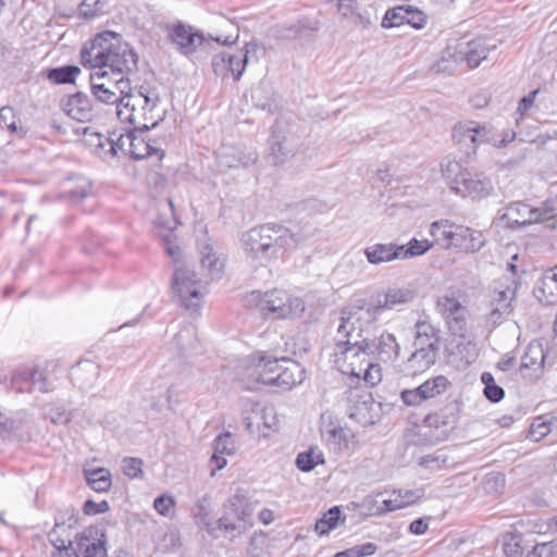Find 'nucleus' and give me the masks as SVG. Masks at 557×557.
I'll return each mask as SVG.
<instances>
[{
	"label": "nucleus",
	"instance_id": "1",
	"mask_svg": "<svg viewBox=\"0 0 557 557\" xmlns=\"http://www.w3.org/2000/svg\"><path fill=\"white\" fill-rule=\"evenodd\" d=\"M81 61L92 69L94 74L107 72L109 77L128 79V74L137 70L138 57L117 34L108 30L98 34L89 47L82 49Z\"/></svg>",
	"mask_w": 557,
	"mask_h": 557
},
{
	"label": "nucleus",
	"instance_id": "2",
	"mask_svg": "<svg viewBox=\"0 0 557 557\" xmlns=\"http://www.w3.org/2000/svg\"><path fill=\"white\" fill-rule=\"evenodd\" d=\"M306 237L282 224L267 223L245 232L242 235V246L251 260L267 264L270 261L282 259L287 251L295 249Z\"/></svg>",
	"mask_w": 557,
	"mask_h": 557
},
{
	"label": "nucleus",
	"instance_id": "3",
	"mask_svg": "<svg viewBox=\"0 0 557 557\" xmlns=\"http://www.w3.org/2000/svg\"><path fill=\"white\" fill-rule=\"evenodd\" d=\"M122 123H128L135 131L146 132L156 127L165 117L160 107V96L154 88L132 87L131 92L121 99L116 112Z\"/></svg>",
	"mask_w": 557,
	"mask_h": 557
},
{
	"label": "nucleus",
	"instance_id": "4",
	"mask_svg": "<svg viewBox=\"0 0 557 557\" xmlns=\"http://www.w3.org/2000/svg\"><path fill=\"white\" fill-rule=\"evenodd\" d=\"M164 250L173 261L172 293L178 297L183 307L197 310L201 306L202 289L206 281L198 277L196 272L189 268L187 258L181 247L172 242V235L164 237Z\"/></svg>",
	"mask_w": 557,
	"mask_h": 557
},
{
	"label": "nucleus",
	"instance_id": "5",
	"mask_svg": "<svg viewBox=\"0 0 557 557\" xmlns=\"http://www.w3.org/2000/svg\"><path fill=\"white\" fill-rule=\"evenodd\" d=\"M442 173L451 190L461 197L480 200L493 194L492 181L482 173H472L456 160L442 164Z\"/></svg>",
	"mask_w": 557,
	"mask_h": 557
},
{
	"label": "nucleus",
	"instance_id": "6",
	"mask_svg": "<svg viewBox=\"0 0 557 557\" xmlns=\"http://www.w3.org/2000/svg\"><path fill=\"white\" fill-rule=\"evenodd\" d=\"M249 307L260 311L265 318H299L305 311V302L299 297H292L284 290H253L246 297Z\"/></svg>",
	"mask_w": 557,
	"mask_h": 557
},
{
	"label": "nucleus",
	"instance_id": "7",
	"mask_svg": "<svg viewBox=\"0 0 557 557\" xmlns=\"http://www.w3.org/2000/svg\"><path fill=\"white\" fill-rule=\"evenodd\" d=\"M379 318L380 307H374V304L346 306L341 310L337 334L351 342L369 338L364 333Z\"/></svg>",
	"mask_w": 557,
	"mask_h": 557
},
{
	"label": "nucleus",
	"instance_id": "8",
	"mask_svg": "<svg viewBox=\"0 0 557 557\" xmlns=\"http://www.w3.org/2000/svg\"><path fill=\"white\" fill-rule=\"evenodd\" d=\"M334 363L344 373L360 377V371L371 360L368 348L363 347V338L351 341L339 339L333 352Z\"/></svg>",
	"mask_w": 557,
	"mask_h": 557
},
{
	"label": "nucleus",
	"instance_id": "9",
	"mask_svg": "<svg viewBox=\"0 0 557 557\" xmlns=\"http://www.w3.org/2000/svg\"><path fill=\"white\" fill-rule=\"evenodd\" d=\"M515 282L497 281L491 293L490 311L486 314V325L494 329L505 322L513 311V300L516 298Z\"/></svg>",
	"mask_w": 557,
	"mask_h": 557
},
{
	"label": "nucleus",
	"instance_id": "10",
	"mask_svg": "<svg viewBox=\"0 0 557 557\" xmlns=\"http://www.w3.org/2000/svg\"><path fill=\"white\" fill-rule=\"evenodd\" d=\"M92 94L101 102L115 104V113L121 107V99L131 92L132 86L129 79L120 77H109L107 72L100 74H90Z\"/></svg>",
	"mask_w": 557,
	"mask_h": 557
},
{
	"label": "nucleus",
	"instance_id": "11",
	"mask_svg": "<svg viewBox=\"0 0 557 557\" xmlns=\"http://www.w3.org/2000/svg\"><path fill=\"white\" fill-rule=\"evenodd\" d=\"M436 310L446 321L451 335L462 339L470 338L469 311L457 298L451 296L440 297L436 301Z\"/></svg>",
	"mask_w": 557,
	"mask_h": 557
},
{
	"label": "nucleus",
	"instance_id": "12",
	"mask_svg": "<svg viewBox=\"0 0 557 557\" xmlns=\"http://www.w3.org/2000/svg\"><path fill=\"white\" fill-rule=\"evenodd\" d=\"M257 49V44L250 42L246 44L245 52L231 53L223 51L214 54L211 61L214 74L223 79L232 75L235 81H238L250 60V54L255 53Z\"/></svg>",
	"mask_w": 557,
	"mask_h": 557
},
{
	"label": "nucleus",
	"instance_id": "13",
	"mask_svg": "<svg viewBox=\"0 0 557 557\" xmlns=\"http://www.w3.org/2000/svg\"><path fill=\"white\" fill-rule=\"evenodd\" d=\"M299 149L297 136L281 122L273 125L269 138V159L273 164H282L295 156Z\"/></svg>",
	"mask_w": 557,
	"mask_h": 557
},
{
	"label": "nucleus",
	"instance_id": "14",
	"mask_svg": "<svg viewBox=\"0 0 557 557\" xmlns=\"http://www.w3.org/2000/svg\"><path fill=\"white\" fill-rule=\"evenodd\" d=\"M347 414L362 426L375 423L377 412L371 393L354 388L347 393Z\"/></svg>",
	"mask_w": 557,
	"mask_h": 557
},
{
	"label": "nucleus",
	"instance_id": "15",
	"mask_svg": "<svg viewBox=\"0 0 557 557\" xmlns=\"http://www.w3.org/2000/svg\"><path fill=\"white\" fill-rule=\"evenodd\" d=\"M451 387V383L444 375H436L426 380L414 388H406L400 393V399L406 406L416 407L422 403L443 395Z\"/></svg>",
	"mask_w": 557,
	"mask_h": 557
},
{
	"label": "nucleus",
	"instance_id": "16",
	"mask_svg": "<svg viewBox=\"0 0 557 557\" xmlns=\"http://www.w3.org/2000/svg\"><path fill=\"white\" fill-rule=\"evenodd\" d=\"M72 133L76 136L75 144L77 147L88 150L101 160L114 158V148H108L109 138L97 132L92 126H75L72 124Z\"/></svg>",
	"mask_w": 557,
	"mask_h": 557
},
{
	"label": "nucleus",
	"instance_id": "17",
	"mask_svg": "<svg viewBox=\"0 0 557 557\" xmlns=\"http://www.w3.org/2000/svg\"><path fill=\"white\" fill-rule=\"evenodd\" d=\"M508 215L521 225L548 221L557 215V197L545 201L540 208H533L524 202L512 203L508 208Z\"/></svg>",
	"mask_w": 557,
	"mask_h": 557
},
{
	"label": "nucleus",
	"instance_id": "18",
	"mask_svg": "<svg viewBox=\"0 0 557 557\" xmlns=\"http://www.w3.org/2000/svg\"><path fill=\"white\" fill-rule=\"evenodd\" d=\"M201 276L208 283L209 281L219 280L224 272V258L215 249L210 240H206L199 245Z\"/></svg>",
	"mask_w": 557,
	"mask_h": 557
},
{
	"label": "nucleus",
	"instance_id": "19",
	"mask_svg": "<svg viewBox=\"0 0 557 557\" xmlns=\"http://www.w3.org/2000/svg\"><path fill=\"white\" fill-rule=\"evenodd\" d=\"M363 347L368 348L371 356L375 355L383 362L394 361L400 350L396 337L387 332H382L373 339L363 338Z\"/></svg>",
	"mask_w": 557,
	"mask_h": 557
},
{
	"label": "nucleus",
	"instance_id": "20",
	"mask_svg": "<svg viewBox=\"0 0 557 557\" xmlns=\"http://www.w3.org/2000/svg\"><path fill=\"white\" fill-rule=\"evenodd\" d=\"M284 363L282 358L258 355L252 357V371L249 374L256 382L274 386L275 375L282 370Z\"/></svg>",
	"mask_w": 557,
	"mask_h": 557
},
{
	"label": "nucleus",
	"instance_id": "21",
	"mask_svg": "<svg viewBox=\"0 0 557 557\" xmlns=\"http://www.w3.org/2000/svg\"><path fill=\"white\" fill-rule=\"evenodd\" d=\"M96 207V199L91 181L83 175L72 176V208L84 213L91 212Z\"/></svg>",
	"mask_w": 557,
	"mask_h": 557
},
{
	"label": "nucleus",
	"instance_id": "22",
	"mask_svg": "<svg viewBox=\"0 0 557 557\" xmlns=\"http://www.w3.org/2000/svg\"><path fill=\"white\" fill-rule=\"evenodd\" d=\"M222 168L233 169L252 165L258 160V152L252 148L223 147L218 154Z\"/></svg>",
	"mask_w": 557,
	"mask_h": 557
},
{
	"label": "nucleus",
	"instance_id": "23",
	"mask_svg": "<svg viewBox=\"0 0 557 557\" xmlns=\"http://www.w3.org/2000/svg\"><path fill=\"white\" fill-rule=\"evenodd\" d=\"M414 329L413 347L438 355L441 347L440 331L428 321H418Z\"/></svg>",
	"mask_w": 557,
	"mask_h": 557
},
{
	"label": "nucleus",
	"instance_id": "24",
	"mask_svg": "<svg viewBox=\"0 0 557 557\" xmlns=\"http://www.w3.org/2000/svg\"><path fill=\"white\" fill-rule=\"evenodd\" d=\"M213 454L210 462L214 465L211 469V475H214L218 470H222L226 466L224 456H233L238 446L231 432H224L215 437L213 441Z\"/></svg>",
	"mask_w": 557,
	"mask_h": 557
},
{
	"label": "nucleus",
	"instance_id": "25",
	"mask_svg": "<svg viewBox=\"0 0 557 557\" xmlns=\"http://www.w3.org/2000/svg\"><path fill=\"white\" fill-rule=\"evenodd\" d=\"M282 362L284 366L275 375L276 381L273 387L286 392L305 380V369L300 363L288 358H282Z\"/></svg>",
	"mask_w": 557,
	"mask_h": 557
},
{
	"label": "nucleus",
	"instance_id": "26",
	"mask_svg": "<svg viewBox=\"0 0 557 557\" xmlns=\"http://www.w3.org/2000/svg\"><path fill=\"white\" fill-rule=\"evenodd\" d=\"M178 224V221L174 214V207L171 199H166L158 206V215L154 219V226L158 230L162 243L164 244V237L172 235V242L176 244V236L173 233Z\"/></svg>",
	"mask_w": 557,
	"mask_h": 557
},
{
	"label": "nucleus",
	"instance_id": "27",
	"mask_svg": "<svg viewBox=\"0 0 557 557\" xmlns=\"http://www.w3.org/2000/svg\"><path fill=\"white\" fill-rule=\"evenodd\" d=\"M485 244L483 233L467 226L457 225L455 227L454 240L450 242L453 248H459L466 252H476Z\"/></svg>",
	"mask_w": 557,
	"mask_h": 557
},
{
	"label": "nucleus",
	"instance_id": "28",
	"mask_svg": "<svg viewBox=\"0 0 557 557\" xmlns=\"http://www.w3.org/2000/svg\"><path fill=\"white\" fill-rule=\"evenodd\" d=\"M170 37L184 54L194 52L203 41V36L190 26L183 24L175 25Z\"/></svg>",
	"mask_w": 557,
	"mask_h": 557
},
{
	"label": "nucleus",
	"instance_id": "29",
	"mask_svg": "<svg viewBox=\"0 0 557 557\" xmlns=\"http://www.w3.org/2000/svg\"><path fill=\"white\" fill-rule=\"evenodd\" d=\"M436 358L437 354L435 352L414 348L413 352L400 366V372L405 376H416L424 373L435 363Z\"/></svg>",
	"mask_w": 557,
	"mask_h": 557
},
{
	"label": "nucleus",
	"instance_id": "30",
	"mask_svg": "<svg viewBox=\"0 0 557 557\" xmlns=\"http://www.w3.org/2000/svg\"><path fill=\"white\" fill-rule=\"evenodd\" d=\"M401 247L394 243L382 244L376 243L364 249V257L372 265H380L401 259Z\"/></svg>",
	"mask_w": 557,
	"mask_h": 557
},
{
	"label": "nucleus",
	"instance_id": "31",
	"mask_svg": "<svg viewBox=\"0 0 557 557\" xmlns=\"http://www.w3.org/2000/svg\"><path fill=\"white\" fill-rule=\"evenodd\" d=\"M86 484L96 493H108L112 487V474L103 467L92 468L86 462L83 467Z\"/></svg>",
	"mask_w": 557,
	"mask_h": 557
},
{
	"label": "nucleus",
	"instance_id": "32",
	"mask_svg": "<svg viewBox=\"0 0 557 557\" xmlns=\"http://www.w3.org/2000/svg\"><path fill=\"white\" fill-rule=\"evenodd\" d=\"M423 496L422 490H395L382 503V511H395L416 504Z\"/></svg>",
	"mask_w": 557,
	"mask_h": 557
},
{
	"label": "nucleus",
	"instance_id": "33",
	"mask_svg": "<svg viewBox=\"0 0 557 557\" xmlns=\"http://www.w3.org/2000/svg\"><path fill=\"white\" fill-rule=\"evenodd\" d=\"M214 26L216 27L215 34L210 37L222 45H233L239 37L238 26L231 20L223 15L214 18Z\"/></svg>",
	"mask_w": 557,
	"mask_h": 557
},
{
	"label": "nucleus",
	"instance_id": "34",
	"mask_svg": "<svg viewBox=\"0 0 557 557\" xmlns=\"http://www.w3.org/2000/svg\"><path fill=\"white\" fill-rule=\"evenodd\" d=\"M545 361V351L541 342H531L521 358V370L542 371Z\"/></svg>",
	"mask_w": 557,
	"mask_h": 557
},
{
	"label": "nucleus",
	"instance_id": "35",
	"mask_svg": "<svg viewBox=\"0 0 557 557\" xmlns=\"http://www.w3.org/2000/svg\"><path fill=\"white\" fill-rule=\"evenodd\" d=\"M92 117L94 109L91 104V99L81 91L73 94L72 120H75L77 123L84 124L90 122Z\"/></svg>",
	"mask_w": 557,
	"mask_h": 557
},
{
	"label": "nucleus",
	"instance_id": "36",
	"mask_svg": "<svg viewBox=\"0 0 557 557\" xmlns=\"http://www.w3.org/2000/svg\"><path fill=\"white\" fill-rule=\"evenodd\" d=\"M416 297V293L407 287L388 288L385 293L384 301L374 304V307H380V313L384 309H393L395 306L405 305L411 302Z\"/></svg>",
	"mask_w": 557,
	"mask_h": 557
},
{
	"label": "nucleus",
	"instance_id": "37",
	"mask_svg": "<svg viewBox=\"0 0 557 557\" xmlns=\"http://www.w3.org/2000/svg\"><path fill=\"white\" fill-rule=\"evenodd\" d=\"M455 225L449 220L435 221L431 224L430 234L434 238L432 243L441 245L445 249L453 248L450 242L454 240Z\"/></svg>",
	"mask_w": 557,
	"mask_h": 557
},
{
	"label": "nucleus",
	"instance_id": "38",
	"mask_svg": "<svg viewBox=\"0 0 557 557\" xmlns=\"http://www.w3.org/2000/svg\"><path fill=\"white\" fill-rule=\"evenodd\" d=\"M460 62H462V55L459 53L458 48L448 46L432 70L437 74H453Z\"/></svg>",
	"mask_w": 557,
	"mask_h": 557
},
{
	"label": "nucleus",
	"instance_id": "39",
	"mask_svg": "<svg viewBox=\"0 0 557 557\" xmlns=\"http://www.w3.org/2000/svg\"><path fill=\"white\" fill-rule=\"evenodd\" d=\"M539 292L542 294L539 296L541 301L547 305L557 302V265L543 274Z\"/></svg>",
	"mask_w": 557,
	"mask_h": 557
},
{
	"label": "nucleus",
	"instance_id": "40",
	"mask_svg": "<svg viewBox=\"0 0 557 557\" xmlns=\"http://www.w3.org/2000/svg\"><path fill=\"white\" fill-rule=\"evenodd\" d=\"M454 139L467 147V154L475 153L474 121H467L457 124L453 129Z\"/></svg>",
	"mask_w": 557,
	"mask_h": 557
},
{
	"label": "nucleus",
	"instance_id": "41",
	"mask_svg": "<svg viewBox=\"0 0 557 557\" xmlns=\"http://www.w3.org/2000/svg\"><path fill=\"white\" fill-rule=\"evenodd\" d=\"M424 423L429 428H449L453 429L457 423V412L455 407H446L438 412L430 413L424 418Z\"/></svg>",
	"mask_w": 557,
	"mask_h": 557
},
{
	"label": "nucleus",
	"instance_id": "42",
	"mask_svg": "<svg viewBox=\"0 0 557 557\" xmlns=\"http://www.w3.org/2000/svg\"><path fill=\"white\" fill-rule=\"evenodd\" d=\"M462 61H467L469 67L474 69L487 57V48L480 41H471L467 47L458 49Z\"/></svg>",
	"mask_w": 557,
	"mask_h": 557
},
{
	"label": "nucleus",
	"instance_id": "43",
	"mask_svg": "<svg viewBox=\"0 0 557 557\" xmlns=\"http://www.w3.org/2000/svg\"><path fill=\"white\" fill-rule=\"evenodd\" d=\"M295 463L299 470L309 472L315 466L324 463L323 453L318 447H310L307 451L298 454Z\"/></svg>",
	"mask_w": 557,
	"mask_h": 557
},
{
	"label": "nucleus",
	"instance_id": "44",
	"mask_svg": "<svg viewBox=\"0 0 557 557\" xmlns=\"http://www.w3.org/2000/svg\"><path fill=\"white\" fill-rule=\"evenodd\" d=\"M207 531L215 535V530H223L225 532L236 531L237 533L245 532V524H238L235 517L232 515L231 506L227 507L225 513L218 520V527H212L210 523L205 522Z\"/></svg>",
	"mask_w": 557,
	"mask_h": 557
},
{
	"label": "nucleus",
	"instance_id": "45",
	"mask_svg": "<svg viewBox=\"0 0 557 557\" xmlns=\"http://www.w3.org/2000/svg\"><path fill=\"white\" fill-rule=\"evenodd\" d=\"M232 515L235 517V520L238 524H245V531L252 527V512L253 508L250 504L244 503L243 500L237 499L236 503H231Z\"/></svg>",
	"mask_w": 557,
	"mask_h": 557
},
{
	"label": "nucleus",
	"instance_id": "46",
	"mask_svg": "<svg viewBox=\"0 0 557 557\" xmlns=\"http://www.w3.org/2000/svg\"><path fill=\"white\" fill-rule=\"evenodd\" d=\"M521 535L513 532H506L502 536L503 552L507 557H521L523 548Z\"/></svg>",
	"mask_w": 557,
	"mask_h": 557
},
{
	"label": "nucleus",
	"instance_id": "47",
	"mask_svg": "<svg viewBox=\"0 0 557 557\" xmlns=\"http://www.w3.org/2000/svg\"><path fill=\"white\" fill-rule=\"evenodd\" d=\"M434 246V243L428 239L412 238L407 245H399L401 247V260L412 257L421 256L429 251Z\"/></svg>",
	"mask_w": 557,
	"mask_h": 557
},
{
	"label": "nucleus",
	"instance_id": "48",
	"mask_svg": "<svg viewBox=\"0 0 557 557\" xmlns=\"http://www.w3.org/2000/svg\"><path fill=\"white\" fill-rule=\"evenodd\" d=\"M341 517V510L338 507L329 509L322 518L315 522V531L319 535H326L330 530L336 528Z\"/></svg>",
	"mask_w": 557,
	"mask_h": 557
},
{
	"label": "nucleus",
	"instance_id": "49",
	"mask_svg": "<svg viewBox=\"0 0 557 557\" xmlns=\"http://www.w3.org/2000/svg\"><path fill=\"white\" fill-rule=\"evenodd\" d=\"M106 0H83L78 5L77 14L85 20L94 18L106 11Z\"/></svg>",
	"mask_w": 557,
	"mask_h": 557
},
{
	"label": "nucleus",
	"instance_id": "50",
	"mask_svg": "<svg viewBox=\"0 0 557 557\" xmlns=\"http://www.w3.org/2000/svg\"><path fill=\"white\" fill-rule=\"evenodd\" d=\"M159 149L152 147L145 138L135 135L134 143L129 150V157L135 160L145 159L153 153H158Z\"/></svg>",
	"mask_w": 557,
	"mask_h": 557
},
{
	"label": "nucleus",
	"instance_id": "51",
	"mask_svg": "<svg viewBox=\"0 0 557 557\" xmlns=\"http://www.w3.org/2000/svg\"><path fill=\"white\" fill-rule=\"evenodd\" d=\"M64 528V523H55L54 529L49 533V540L54 547L51 557H70V543L66 544L64 539L60 537L59 529Z\"/></svg>",
	"mask_w": 557,
	"mask_h": 557
},
{
	"label": "nucleus",
	"instance_id": "52",
	"mask_svg": "<svg viewBox=\"0 0 557 557\" xmlns=\"http://www.w3.org/2000/svg\"><path fill=\"white\" fill-rule=\"evenodd\" d=\"M32 372L30 368H24L15 372L10 382V387L17 393L32 392L30 387Z\"/></svg>",
	"mask_w": 557,
	"mask_h": 557
},
{
	"label": "nucleus",
	"instance_id": "53",
	"mask_svg": "<svg viewBox=\"0 0 557 557\" xmlns=\"http://www.w3.org/2000/svg\"><path fill=\"white\" fill-rule=\"evenodd\" d=\"M406 5H398L388 9L382 20V27L393 28L404 25L406 20Z\"/></svg>",
	"mask_w": 557,
	"mask_h": 557
},
{
	"label": "nucleus",
	"instance_id": "54",
	"mask_svg": "<svg viewBox=\"0 0 557 557\" xmlns=\"http://www.w3.org/2000/svg\"><path fill=\"white\" fill-rule=\"evenodd\" d=\"M136 132L137 131H135V129L127 131L126 133L121 134L116 139L109 138V147L108 148H110V147L114 148V158L117 156L119 151L123 152L124 154L129 156V150L134 143Z\"/></svg>",
	"mask_w": 557,
	"mask_h": 557
},
{
	"label": "nucleus",
	"instance_id": "55",
	"mask_svg": "<svg viewBox=\"0 0 557 557\" xmlns=\"http://www.w3.org/2000/svg\"><path fill=\"white\" fill-rule=\"evenodd\" d=\"M78 548L83 554H76V557H104L106 556V547L103 542H91L86 539L78 544Z\"/></svg>",
	"mask_w": 557,
	"mask_h": 557
},
{
	"label": "nucleus",
	"instance_id": "56",
	"mask_svg": "<svg viewBox=\"0 0 557 557\" xmlns=\"http://www.w3.org/2000/svg\"><path fill=\"white\" fill-rule=\"evenodd\" d=\"M475 149L482 144L495 145L496 132L487 124L474 121Z\"/></svg>",
	"mask_w": 557,
	"mask_h": 557
},
{
	"label": "nucleus",
	"instance_id": "57",
	"mask_svg": "<svg viewBox=\"0 0 557 557\" xmlns=\"http://www.w3.org/2000/svg\"><path fill=\"white\" fill-rule=\"evenodd\" d=\"M360 377L364 380L366 383L371 386L376 385L382 380V371L381 367L377 363H374L370 360L367 366L360 371Z\"/></svg>",
	"mask_w": 557,
	"mask_h": 557
},
{
	"label": "nucleus",
	"instance_id": "58",
	"mask_svg": "<svg viewBox=\"0 0 557 557\" xmlns=\"http://www.w3.org/2000/svg\"><path fill=\"white\" fill-rule=\"evenodd\" d=\"M154 509L164 517L174 515L175 500L171 495H160L153 502Z\"/></svg>",
	"mask_w": 557,
	"mask_h": 557
},
{
	"label": "nucleus",
	"instance_id": "59",
	"mask_svg": "<svg viewBox=\"0 0 557 557\" xmlns=\"http://www.w3.org/2000/svg\"><path fill=\"white\" fill-rule=\"evenodd\" d=\"M123 472L129 479L143 476V460L134 457H125L123 459Z\"/></svg>",
	"mask_w": 557,
	"mask_h": 557
},
{
	"label": "nucleus",
	"instance_id": "60",
	"mask_svg": "<svg viewBox=\"0 0 557 557\" xmlns=\"http://www.w3.org/2000/svg\"><path fill=\"white\" fill-rule=\"evenodd\" d=\"M327 443L334 445L336 449L346 448L348 446L347 433L343 428H332L326 431Z\"/></svg>",
	"mask_w": 557,
	"mask_h": 557
},
{
	"label": "nucleus",
	"instance_id": "61",
	"mask_svg": "<svg viewBox=\"0 0 557 557\" xmlns=\"http://www.w3.org/2000/svg\"><path fill=\"white\" fill-rule=\"evenodd\" d=\"M553 422L541 421V418L536 419L530 426L529 437L535 442L547 435L553 428Z\"/></svg>",
	"mask_w": 557,
	"mask_h": 557
},
{
	"label": "nucleus",
	"instance_id": "62",
	"mask_svg": "<svg viewBox=\"0 0 557 557\" xmlns=\"http://www.w3.org/2000/svg\"><path fill=\"white\" fill-rule=\"evenodd\" d=\"M447 461V458L444 454L436 451L431 455L422 456L419 459V465L431 470L441 469Z\"/></svg>",
	"mask_w": 557,
	"mask_h": 557
},
{
	"label": "nucleus",
	"instance_id": "63",
	"mask_svg": "<svg viewBox=\"0 0 557 557\" xmlns=\"http://www.w3.org/2000/svg\"><path fill=\"white\" fill-rule=\"evenodd\" d=\"M406 12L405 24L411 25L417 29L422 28L425 25L426 16L422 11L411 5H406Z\"/></svg>",
	"mask_w": 557,
	"mask_h": 557
},
{
	"label": "nucleus",
	"instance_id": "64",
	"mask_svg": "<svg viewBox=\"0 0 557 557\" xmlns=\"http://www.w3.org/2000/svg\"><path fill=\"white\" fill-rule=\"evenodd\" d=\"M525 557H557V544L554 542L537 544Z\"/></svg>",
	"mask_w": 557,
	"mask_h": 557
}]
</instances>
